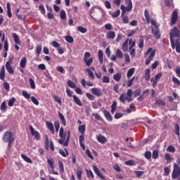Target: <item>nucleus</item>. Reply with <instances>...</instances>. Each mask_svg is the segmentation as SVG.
<instances>
[{"mask_svg": "<svg viewBox=\"0 0 180 180\" xmlns=\"http://www.w3.org/2000/svg\"><path fill=\"white\" fill-rule=\"evenodd\" d=\"M178 20V11H174L172 14L171 25H175Z\"/></svg>", "mask_w": 180, "mask_h": 180, "instance_id": "13", "label": "nucleus"}, {"mask_svg": "<svg viewBox=\"0 0 180 180\" xmlns=\"http://www.w3.org/2000/svg\"><path fill=\"white\" fill-rule=\"evenodd\" d=\"M115 37H116V32H115V31H110L107 32L106 34L107 39H110L111 40H113Z\"/></svg>", "mask_w": 180, "mask_h": 180, "instance_id": "16", "label": "nucleus"}, {"mask_svg": "<svg viewBox=\"0 0 180 180\" xmlns=\"http://www.w3.org/2000/svg\"><path fill=\"white\" fill-rule=\"evenodd\" d=\"M31 101L34 105H36L38 106L39 105V101H37V98H36L34 96H31Z\"/></svg>", "mask_w": 180, "mask_h": 180, "instance_id": "64", "label": "nucleus"}, {"mask_svg": "<svg viewBox=\"0 0 180 180\" xmlns=\"http://www.w3.org/2000/svg\"><path fill=\"white\" fill-rule=\"evenodd\" d=\"M54 127H55V129L56 131H58V130H60V122H58V120H56L54 122Z\"/></svg>", "mask_w": 180, "mask_h": 180, "instance_id": "59", "label": "nucleus"}, {"mask_svg": "<svg viewBox=\"0 0 180 180\" xmlns=\"http://www.w3.org/2000/svg\"><path fill=\"white\" fill-rule=\"evenodd\" d=\"M133 74H134V68H130L128 70L127 75V78H131L132 77Z\"/></svg>", "mask_w": 180, "mask_h": 180, "instance_id": "42", "label": "nucleus"}, {"mask_svg": "<svg viewBox=\"0 0 180 180\" xmlns=\"http://www.w3.org/2000/svg\"><path fill=\"white\" fill-rule=\"evenodd\" d=\"M156 105H160V106H165V101L162 99L159 98L155 101Z\"/></svg>", "mask_w": 180, "mask_h": 180, "instance_id": "40", "label": "nucleus"}, {"mask_svg": "<svg viewBox=\"0 0 180 180\" xmlns=\"http://www.w3.org/2000/svg\"><path fill=\"white\" fill-rule=\"evenodd\" d=\"M174 129H175V130H174L175 134H176V136H180L179 125L178 124H175Z\"/></svg>", "mask_w": 180, "mask_h": 180, "instance_id": "54", "label": "nucleus"}, {"mask_svg": "<svg viewBox=\"0 0 180 180\" xmlns=\"http://www.w3.org/2000/svg\"><path fill=\"white\" fill-rule=\"evenodd\" d=\"M29 81L31 89H36V83H34V80L32 78H30Z\"/></svg>", "mask_w": 180, "mask_h": 180, "instance_id": "35", "label": "nucleus"}, {"mask_svg": "<svg viewBox=\"0 0 180 180\" xmlns=\"http://www.w3.org/2000/svg\"><path fill=\"white\" fill-rule=\"evenodd\" d=\"M112 18H119V16H120V11L116 10L112 15H111Z\"/></svg>", "mask_w": 180, "mask_h": 180, "instance_id": "52", "label": "nucleus"}, {"mask_svg": "<svg viewBox=\"0 0 180 180\" xmlns=\"http://www.w3.org/2000/svg\"><path fill=\"white\" fill-rule=\"evenodd\" d=\"M180 158H177L176 163H174V169L172 173V179H176L180 176Z\"/></svg>", "mask_w": 180, "mask_h": 180, "instance_id": "3", "label": "nucleus"}, {"mask_svg": "<svg viewBox=\"0 0 180 180\" xmlns=\"http://www.w3.org/2000/svg\"><path fill=\"white\" fill-rule=\"evenodd\" d=\"M85 130H86V125L82 124L79 126L78 127L79 133H81L82 134H84Z\"/></svg>", "mask_w": 180, "mask_h": 180, "instance_id": "28", "label": "nucleus"}, {"mask_svg": "<svg viewBox=\"0 0 180 180\" xmlns=\"http://www.w3.org/2000/svg\"><path fill=\"white\" fill-rule=\"evenodd\" d=\"M113 79L116 81V82H119L120 79H122V72H117L113 75Z\"/></svg>", "mask_w": 180, "mask_h": 180, "instance_id": "26", "label": "nucleus"}, {"mask_svg": "<svg viewBox=\"0 0 180 180\" xmlns=\"http://www.w3.org/2000/svg\"><path fill=\"white\" fill-rule=\"evenodd\" d=\"M91 92L93 95H94V96L99 97V96H102V95H103V93L99 88H91Z\"/></svg>", "mask_w": 180, "mask_h": 180, "instance_id": "11", "label": "nucleus"}, {"mask_svg": "<svg viewBox=\"0 0 180 180\" xmlns=\"http://www.w3.org/2000/svg\"><path fill=\"white\" fill-rule=\"evenodd\" d=\"M129 50V39H127L122 44V51H127Z\"/></svg>", "mask_w": 180, "mask_h": 180, "instance_id": "25", "label": "nucleus"}, {"mask_svg": "<svg viewBox=\"0 0 180 180\" xmlns=\"http://www.w3.org/2000/svg\"><path fill=\"white\" fill-rule=\"evenodd\" d=\"M2 140L4 141V143H8V141H13L15 138H13L12 132L7 131L4 134Z\"/></svg>", "mask_w": 180, "mask_h": 180, "instance_id": "5", "label": "nucleus"}, {"mask_svg": "<svg viewBox=\"0 0 180 180\" xmlns=\"http://www.w3.org/2000/svg\"><path fill=\"white\" fill-rule=\"evenodd\" d=\"M47 164L51 170V174H53V175H58V172H54V169H56V167H54V159L48 158Z\"/></svg>", "mask_w": 180, "mask_h": 180, "instance_id": "6", "label": "nucleus"}, {"mask_svg": "<svg viewBox=\"0 0 180 180\" xmlns=\"http://www.w3.org/2000/svg\"><path fill=\"white\" fill-rule=\"evenodd\" d=\"M64 150H65V151H64ZM64 150L59 149V154H60V155L62 157H68V150H67V148H65Z\"/></svg>", "mask_w": 180, "mask_h": 180, "instance_id": "31", "label": "nucleus"}, {"mask_svg": "<svg viewBox=\"0 0 180 180\" xmlns=\"http://www.w3.org/2000/svg\"><path fill=\"white\" fill-rule=\"evenodd\" d=\"M148 58L146 60V65H148L150 63H151L153 58H154V56H155V49H153V48L150 47L148 49V50L145 52V57H147L148 56Z\"/></svg>", "mask_w": 180, "mask_h": 180, "instance_id": "4", "label": "nucleus"}, {"mask_svg": "<svg viewBox=\"0 0 180 180\" xmlns=\"http://www.w3.org/2000/svg\"><path fill=\"white\" fill-rule=\"evenodd\" d=\"M27 63V59L26 58V57L22 58L20 62V67L21 68H25V67H26Z\"/></svg>", "mask_w": 180, "mask_h": 180, "instance_id": "20", "label": "nucleus"}, {"mask_svg": "<svg viewBox=\"0 0 180 180\" xmlns=\"http://www.w3.org/2000/svg\"><path fill=\"white\" fill-rule=\"evenodd\" d=\"M58 167H59V169L60 171V172H64V164H63V162L61 160H59L58 162Z\"/></svg>", "mask_w": 180, "mask_h": 180, "instance_id": "47", "label": "nucleus"}, {"mask_svg": "<svg viewBox=\"0 0 180 180\" xmlns=\"http://www.w3.org/2000/svg\"><path fill=\"white\" fill-rule=\"evenodd\" d=\"M4 51H8L9 49V42H8V39L4 41Z\"/></svg>", "mask_w": 180, "mask_h": 180, "instance_id": "62", "label": "nucleus"}, {"mask_svg": "<svg viewBox=\"0 0 180 180\" xmlns=\"http://www.w3.org/2000/svg\"><path fill=\"white\" fill-rule=\"evenodd\" d=\"M67 133L64 134V128L60 127L59 131V136L60 139L58 140V143L59 144H63L64 147H68V143H70V139L71 137V131L68 130Z\"/></svg>", "mask_w": 180, "mask_h": 180, "instance_id": "2", "label": "nucleus"}, {"mask_svg": "<svg viewBox=\"0 0 180 180\" xmlns=\"http://www.w3.org/2000/svg\"><path fill=\"white\" fill-rule=\"evenodd\" d=\"M97 141H98V143H101V144H105V143L108 141V139L103 135L99 134L97 136Z\"/></svg>", "mask_w": 180, "mask_h": 180, "instance_id": "15", "label": "nucleus"}, {"mask_svg": "<svg viewBox=\"0 0 180 180\" xmlns=\"http://www.w3.org/2000/svg\"><path fill=\"white\" fill-rule=\"evenodd\" d=\"M15 101H16V98H15V97L11 98L8 103V106L10 107L13 106V104L15 103Z\"/></svg>", "mask_w": 180, "mask_h": 180, "instance_id": "60", "label": "nucleus"}, {"mask_svg": "<svg viewBox=\"0 0 180 180\" xmlns=\"http://www.w3.org/2000/svg\"><path fill=\"white\" fill-rule=\"evenodd\" d=\"M165 6L167 8H174V1L173 0H165Z\"/></svg>", "mask_w": 180, "mask_h": 180, "instance_id": "27", "label": "nucleus"}, {"mask_svg": "<svg viewBox=\"0 0 180 180\" xmlns=\"http://www.w3.org/2000/svg\"><path fill=\"white\" fill-rule=\"evenodd\" d=\"M12 37L15 44H20V39H19V35H18V34L13 33Z\"/></svg>", "mask_w": 180, "mask_h": 180, "instance_id": "18", "label": "nucleus"}, {"mask_svg": "<svg viewBox=\"0 0 180 180\" xmlns=\"http://www.w3.org/2000/svg\"><path fill=\"white\" fill-rule=\"evenodd\" d=\"M158 157H159L158 150H153L152 153V158H153V160H157Z\"/></svg>", "mask_w": 180, "mask_h": 180, "instance_id": "48", "label": "nucleus"}, {"mask_svg": "<svg viewBox=\"0 0 180 180\" xmlns=\"http://www.w3.org/2000/svg\"><path fill=\"white\" fill-rule=\"evenodd\" d=\"M21 158H22V160H24V161H25L26 162H28V164H32V162H33L32 159H30V158L26 156V155L22 154Z\"/></svg>", "mask_w": 180, "mask_h": 180, "instance_id": "32", "label": "nucleus"}, {"mask_svg": "<svg viewBox=\"0 0 180 180\" xmlns=\"http://www.w3.org/2000/svg\"><path fill=\"white\" fill-rule=\"evenodd\" d=\"M68 85L70 86V88H72L74 89L75 88H77V85L75 84V82H72V80L68 81Z\"/></svg>", "mask_w": 180, "mask_h": 180, "instance_id": "43", "label": "nucleus"}, {"mask_svg": "<svg viewBox=\"0 0 180 180\" xmlns=\"http://www.w3.org/2000/svg\"><path fill=\"white\" fill-rule=\"evenodd\" d=\"M141 95V89H138L134 91V96L135 98H137V96H140Z\"/></svg>", "mask_w": 180, "mask_h": 180, "instance_id": "57", "label": "nucleus"}, {"mask_svg": "<svg viewBox=\"0 0 180 180\" xmlns=\"http://www.w3.org/2000/svg\"><path fill=\"white\" fill-rule=\"evenodd\" d=\"M86 72H88L89 76L91 79H95V75H94V72H92L89 68L86 69Z\"/></svg>", "mask_w": 180, "mask_h": 180, "instance_id": "45", "label": "nucleus"}, {"mask_svg": "<svg viewBox=\"0 0 180 180\" xmlns=\"http://www.w3.org/2000/svg\"><path fill=\"white\" fill-rule=\"evenodd\" d=\"M58 115L60 119V121L62 122L63 125L67 126V121L65 120V117H64V115H63L61 112H58Z\"/></svg>", "mask_w": 180, "mask_h": 180, "instance_id": "21", "label": "nucleus"}, {"mask_svg": "<svg viewBox=\"0 0 180 180\" xmlns=\"http://www.w3.org/2000/svg\"><path fill=\"white\" fill-rule=\"evenodd\" d=\"M77 30H79L80 33H86V32H88V30L82 26L78 27Z\"/></svg>", "mask_w": 180, "mask_h": 180, "instance_id": "56", "label": "nucleus"}, {"mask_svg": "<svg viewBox=\"0 0 180 180\" xmlns=\"http://www.w3.org/2000/svg\"><path fill=\"white\" fill-rule=\"evenodd\" d=\"M73 100H74V102L77 105H78V106H82V102L81 101V99L78 98V96H77L76 95H73Z\"/></svg>", "mask_w": 180, "mask_h": 180, "instance_id": "23", "label": "nucleus"}, {"mask_svg": "<svg viewBox=\"0 0 180 180\" xmlns=\"http://www.w3.org/2000/svg\"><path fill=\"white\" fill-rule=\"evenodd\" d=\"M150 69H146L145 75H144V78L146 81H150V79L151 78V77L150 76Z\"/></svg>", "mask_w": 180, "mask_h": 180, "instance_id": "30", "label": "nucleus"}, {"mask_svg": "<svg viewBox=\"0 0 180 180\" xmlns=\"http://www.w3.org/2000/svg\"><path fill=\"white\" fill-rule=\"evenodd\" d=\"M65 39L68 43H74V38L70 35L65 37Z\"/></svg>", "mask_w": 180, "mask_h": 180, "instance_id": "49", "label": "nucleus"}, {"mask_svg": "<svg viewBox=\"0 0 180 180\" xmlns=\"http://www.w3.org/2000/svg\"><path fill=\"white\" fill-rule=\"evenodd\" d=\"M1 110L2 112H6V103L4 101L1 105Z\"/></svg>", "mask_w": 180, "mask_h": 180, "instance_id": "63", "label": "nucleus"}, {"mask_svg": "<svg viewBox=\"0 0 180 180\" xmlns=\"http://www.w3.org/2000/svg\"><path fill=\"white\" fill-rule=\"evenodd\" d=\"M169 36L172 49L175 50L176 48V53H180V31L177 27H174L170 30Z\"/></svg>", "mask_w": 180, "mask_h": 180, "instance_id": "1", "label": "nucleus"}, {"mask_svg": "<svg viewBox=\"0 0 180 180\" xmlns=\"http://www.w3.org/2000/svg\"><path fill=\"white\" fill-rule=\"evenodd\" d=\"M29 127H30V130L31 131L32 136H34V139H37V141L40 140V139H41V136H40V133L34 130V128H33V126L30 125Z\"/></svg>", "mask_w": 180, "mask_h": 180, "instance_id": "10", "label": "nucleus"}, {"mask_svg": "<svg viewBox=\"0 0 180 180\" xmlns=\"http://www.w3.org/2000/svg\"><path fill=\"white\" fill-rule=\"evenodd\" d=\"M77 175V179L79 180L82 179V174H84V171L82 170V167H79L76 172Z\"/></svg>", "mask_w": 180, "mask_h": 180, "instance_id": "22", "label": "nucleus"}, {"mask_svg": "<svg viewBox=\"0 0 180 180\" xmlns=\"http://www.w3.org/2000/svg\"><path fill=\"white\" fill-rule=\"evenodd\" d=\"M13 63V58H10L8 60L6 63V69L8 74H13V68H12V64Z\"/></svg>", "mask_w": 180, "mask_h": 180, "instance_id": "7", "label": "nucleus"}, {"mask_svg": "<svg viewBox=\"0 0 180 180\" xmlns=\"http://www.w3.org/2000/svg\"><path fill=\"white\" fill-rule=\"evenodd\" d=\"M124 165L133 167L134 165H136V162L133 160H129L128 161L124 162Z\"/></svg>", "mask_w": 180, "mask_h": 180, "instance_id": "37", "label": "nucleus"}, {"mask_svg": "<svg viewBox=\"0 0 180 180\" xmlns=\"http://www.w3.org/2000/svg\"><path fill=\"white\" fill-rule=\"evenodd\" d=\"M120 9L122 11V22L124 24L129 23V16L125 15L126 11L124 10V5H121Z\"/></svg>", "mask_w": 180, "mask_h": 180, "instance_id": "9", "label": "nucleus"}, {"mask_svg": "<svg viewBox=\"0 0 180 180\" xmlns=\"http://www.w3.org/2000/svg\"><path fill=\"white\" fill-rule=\"evenodd\" d=\"M125 96H126V94L124 93H122L119 98L120 102H122V103H124V102H126L127 99V97H125Z\"/></svg>", "mask_w": 180, "mask_h": 180, "instance_id": "44", "label": "nucleus"}, {"mask_svg": "<svg viewBox=\"0 0 180 180\" xmlns=\"http://www.w3.org/2000/svg\"><path fill=\"white\" fill-rule=\"evenodd\" d=\"M22 96H24V98H25V99H31L32 98V96H30V94H29V93H27L25 90H22Z\"/></svg>", "mask_w": 180, "mask_h": 180, "instance_id": "41", "label": "nucleus"}, {"mask_svg": "<svg viewBox=\"0 0 180 180\" xmlns=\"http://www.w3.org/2000/svg\"><path fill=\"white\" fill-rule=\"evenodd\" d=\"M116 106H117V103L116 101H114L111 106V113H115L116 111Z\"/></svg>", "mask_w": 180, "mask_h": 180, "instance_id": "51", "label": "nucleus"}, {"mask_svg": "<svg viewBox=\"0 0 180 180\" xmlns=\"http://www.w3.org/2000/svg\"><path fill=\"white\" fill-rule=\"evenodd\" d=\"M60 16L62 20H65V19H67V14L65 13V11L64 10L60 11Z\"/></svg>", "mask_w": 180, "mask_h": 180, "instance_id": "36", "label": "nucleus"}, {"mask_svg": "<svg viewBox=\"0 0 180 180\" xmlns=\"http://www.w3.org/2000/svg\"><path fill=\"white\" fill-rule=\"evenodd\" d=\"M84 61L87 67H91V65L94 63V58L86 59V60Z\"/></svg>", "mask_w": 180, "mask_h": 180, "instance_id": "34", "label": "nucleus"}, {"mask_svg": "<svg viewBox=\"0 0 180 180\" xmlns=\"http://www.w3.org/2000/svg\"><path fill=\"white\" fill-rule=\"evenodd\" d=\"M144 157L146 158V160H151V151L145 152Z\"/></svg>", "mask_w": 180, "mask_h": 180, "instance_id": "53", "label": "nucleus"}, {"mask_svg": "<svg viewBox=\"0 0 180 180\" xmlns=\"http://www.w3.org/2000/svg\"><path fill=\"white\" fill-rule=\"evenodd\" d=\"M85 153L86 154L87 157L90 158V160H94V155H92V153H91V150L89 149H86Z\"/></svg>", "mask_w": 180, "mask_h": 180, "instance_id": "55", "label": "nucleus"}, {"mask_svg": "<svg viewBox=\"0 0 180 180\" xmlns=\"http://www.w3.org/2000/svg\"><path fill=\"white\" fill-rule=\"evenodd\" d=\"M98 60L100 61V64H103V51L102 50H99L98 53Z\"/></svg>", "mask_w": 180, "mask_h": 180, "instance_id": "29", "label": "nucleus"}, {"mask_svg": "<svg viewBox=\"0 0 180 180\" xmlns=\"http://www.w3.org/2000/svg\"><path fill=\"white\" fill-rule=\"evenodd\" d=\"M139 47V49H143V47H144V38L143 36L140 37Z\"/></svg>", "mask_w": 180, "mask_h": 180, "instance_id": "39", "label": "nucleus"}, {"mask_svg": "<svg viewBox=\"0 0 180 180\" xmlns=\"http://www.w3.org/2000/svg\"><path fill=\"white\" fill-rule=\"evenodd\" d=\"M46 124L49 130H51L52 134H54V125L53 124V122L46 121Z\"/></svg>", "mask_w": 180, "mask_h": 180, "instance_id": "17", "label": "nucleus"}, {"mask_svg": "<svg viewBox=\"0 0 180 180\" xmlns=\"http://www.w3.org/2000/svg\"><path fill=\"white\" fill-rule=\"evenodd\" d=\"M53 98L54 101H56L57 103H58V105H61L63 104V102L61 101V98H60L58 96L54 95Z\"/></svg>", "mask_w": 180, "mask_h": 180, "instance_id": "50", "label": "nucleus"}, {"mask_svg": "<svg viewBox=\"0 0 180 180\" xmlns=\"http://www.w3.org/2000/svg\"><path fill=\"white\" fill-rule=\"evenodd\" d=\"M93 169H94L95 174L97 175V176H98V178H101V179H103V180H106V178L105 177V176H103V175H102V174H101V170H99V169H98V167L94 165L93 167Z\"/></svg>", "mask_w": 180, "mask_h": 180, "instance_id": "14", "label": "nucleus"}, {"mask_svg": "<svg viewBox=\"0 0 180 180\" xmlns=\"http://www.w3.org/2000/svg\"><path fill=\"white\" fill-rule=\"evenodd\" d=\"M116 57L117 58H123V53L119 49H117Z\"/></svg>", "mask_w": 180, "mask_h": 180, "instance_id": "46", "label": "nucleus"}, {"mask_svg": "<svg viewBox=\"0 0 180 180\" xmlns=\"http://www.w3.org/2000/svg\"><path fill=\"white\" fill-rule=\"evenodd\" d=\"M167 151L169 153H175V147H174V146L169 145L167 148Z\"/></svg>", "mask_w": 180, "mask_h": 180, "instance_id": "58", "label": "nucleus"}, {"mask_svg": "<svg viewBox=\"0 0 180 180\" xmlns=\"http://www.w3.org/2000/svg\"><path fill=\"white\" fill-rule=\"evenodd\" d=\"M0 79L4 81L5 79V66L3 65L0 70Z\"/></svg>", "mask_w": 180, "mask_h": 180, "instance_id": "24", "label": "nucleus"}, {"mask_svg": "<svg viewBox=\"0 0 180 180\" xmlns=\"http://www.w3.org/2000/svg\"><path fill=\"white\" fill-rule=\"evenodd\" d=\"M6 8H7V15L8 18H12V11L11 10V4L7 3L6 4Z\"/></svg>", "mask_w": 180, "mask_h": 180, "instance_id": "33", "label": "nucleus"}, {"mask_svg": "<svg viewBox=\"0 0 180 180\" xmlns=\"http://www.w3.org/2000/svg\"><path fill=\"white\" fill-rule=\"evenodd\" d=\"M86 96L89 101H95V96H94V94L92 95L89 93H86Z\"/></svg>", "mask_w": 180, "mask_h": 180, "instance_id": "61", "label": "nucleus"}, {"mask_svg": "<svg viewBox=\"0 0 180 180\" xmlns=\"http://www.w3.org/2000/svg\"><path fill=\"white\" fill-rule=\"evenodd\" d=\"M151 32L153 34V37L157 40H160L161 39V32H160V28L158 27L154 28V27H151Z\"/></svg>", "mask_w": 180, "mask_h": 180, "instance_id": "8", "label": "nucleus"}, {"mask_svg": "<svg viewBox=\"0 0 180 180\" xmlns=\"http://www.w3.org/2000/svg\"><path fill=\"white\" fill-rule=\"evenodd\" d=\"M86 174H87V178H92V179H94L95 178V176L94 175V173L92 172V170H88L86 169Z\"/></svg>", "mask_w": 180, "mask_h": 180, "instance_id": "38", "label": "nucleus"}, {"mask_svg": "<svg viewBox=\"0 0 180 180\" xmlns=\"http://www.w3.org/2000/svg\"><path fill=\"white\" fill-rule=\"evenodd\" d=\"M125 4L127 6H124L125 12H130L131 9H133V3L131 2V0H126Z\"/></svg>", "mask_w": 180, "mask_h": 180, "instance_id": "12", "label": "nucleus"}, {"mask_svg": "<svg viewBox=\"0 0 180 180\" xmlns=\"http://www.w3.org/2000/svg\"><path fill=\"white\" fill-rule=\"evenodd\" d=\"M104 116L108 122H112L113 121V117H112V115H110V112H108L107 110L104 111Z\"/></svg>", "mask_w": 180, "mask_h": 180, "instance_id": "19", "label": "nucleus"}]
</instances>
